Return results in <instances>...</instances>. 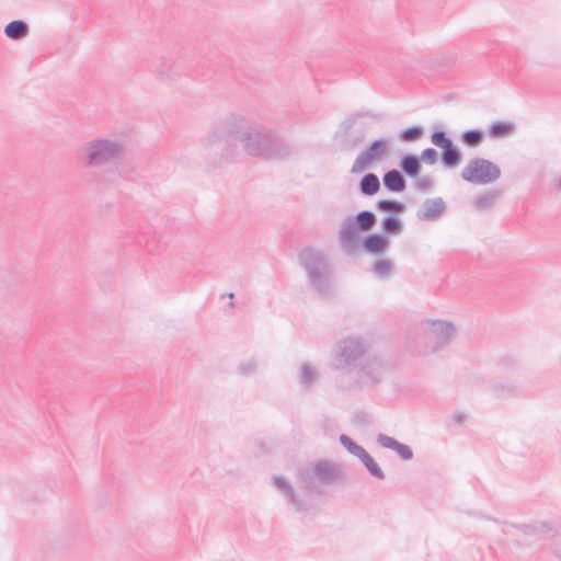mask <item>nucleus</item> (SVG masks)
Wrapping results in <instances>:
<instances>
[{
	"label": "nucleus",
	"mask_w": 561,
	"mask_h": 561,
	"mask_svg": "<svg viewBox=\"0 0 561 561\" xmlns=\"http://www.w3.org/2000/svg\"><path fill=\"white\" fill-rule=\"evenodd\" d=\"M365 232L367 231L355 225V221L350 217L345 218L339 233L342 249L348 255L356 254L360 250V233Z\"/></svg>",
	"instance_id": "obj_10"
},
{
	"label": "nucleus",
	"mask_w": 561,
	"mask_h": 561,
	"mask_svg": "<svg viewBox=\"0 0 561 561\" xmlns=\"http://www.w3.org/2000/svg\"><path fill=\"white\" fill-rule=\"evenodd\" d=\"M83 165L87 168H102L114 164L123 153V145L113 138H95L82 148Z\"/></svg>",
	"instance_id": "obj_5"
},
{
	"label": "nucleus",
	"mask_w": 561,
	"mask_h": 561,
	"mask_svg": "<svg viewBox=\"0 0 561 561\" xmlns=\"http://www.w3.org/2000/svg\"><path fill=\"white\" fill-rule=\"evenodd\" d=\"M374 273L380 277L386 276V260H379L375 263Z\"/></svg>",
	"instance_id": "obj_32"
},
{
	"label": "nucleus",
	"mask_w": 561,
	"mask_h": 561,
	"mask_svg": "<svg viewBox=\"0 0 561 561\" xmlns=\"http://www.w3.org/2000/svg\"><path fill=\"white\" fill-rule=\"evenodd\" d=\"M256 370V363L253 359L241 363L238 366V371L242 376H250Z\"/></svg>",
	"instance_id": "obj_28"
},
{
	"label": "nucleus",
	"mask_w": 561,
	"mask_h": 561,
	"mask_svg": "<svg viewBox=\"0 0 561 561\" xmlns=\"http://www.w3.org/2000/svg\"><path fill=\"white\" fill-rule=\"evenodd\" d=\"M154 71L162 80L176 79L186 73L185 60L180 57H161L154 66Z\"/></svg>",
	"instance_id": "obj_12"
},
{
	"label": "nucleus",
	"mask_w": 561,
	"mask_h": 561,
	"mask_svg": "<svg viewBox=\"0 0 561 561\" xmlns=\"http://www.w3.org/2000/svg\"><path fill=\"white\" fill-rule=\"evenodd\" d=\"M355 221V225L362 227L367 232L370 231L377 224V217L371 210H362L354 217H350Z\"/></svg>",
	"instance_id": "obj_19"
},
{
	"label": "nucleus",
	"mask_w": 561,
	"mask_h": 561,
	"mask_svg": "<svg viewBox=\"0 0 561 561\" xmlns=\"http://www.w3.org/2000/svg\"><path fill=\"white\" fill-rule=\"evenodd\" d=\"M381 228L386 231V217L380 221Z\"/></svg>",
	"instance_id": "obj_35"
},
{
	"label": "nucleus",
	"mask_w": 561,
	"mask_h": 561,
	"mask_svg": "<svg viewBox=\"0 0 561 561\" xmlns=\"http://www.w3.org/2000/svg\"><path fill=\"white\" fill-rule=\"evenodd\" d=\"M432 141H433L434 145H436V146H438V147H440L443 149H446L449 146H451L449 139H447L445 137V134L440 133V131L433 134Z\"/></svg>",
	"instance_id": "obj_29"
},
{
	"label": "nucleus",
	"mask_w": 561,
	"mask_h": 561,
	"mask_svg": "<svg viewBox=\"0 0 561 561\" xmlns=\"http://www.w3.org/2000/svg\"><path fill=\"white\" fill-rule=\"evenodd\" d=\"M403 209L402 203L388 201V234L399 233L402 230V222L396 215L402 213Z\"/></svg>",
	"instance_id": "obj_15"
},
{
	"label": "nucleus",
	"mask_w": 561,
	"mask_h": 561,
	"mask_svg": "<svg viewBox=\"0 0 561 561\" xmlns=\"http://www.w3.org/2000/svg\"><path fill=\"white\" fill-rule=\"evenodd\" d=\"M368 345L357 335H351L340 340L332 355L331 367L334 370L351 371L357 366V362L367 352Z\"/></svg>",
	"instance_id": "obj_6"
},
{
	"label": "nucleus",
	"mask_w": 561,
	"mask_h": 561,
	"mask_svg": "<svg viewBox=\"0 0 561 561\" xmlns=\"http://www.w3.org/2000/svg\"><path fill=\"white\" fill-rule=\"evenodd\" d=\"M405 188V180L398 170L388 171V190L402 192Z\"/></svg>",
	"instance_id": "obj_23"
},
{
	"label": "nucleus",
	"mask_w": 561,
	"mask_h": 561,
	"mask_svg": "<svg viewBox=\"0 0 561 561\" xmlns=\"http://www.w3.org/2000/svg\"><path fill=\"white\" fill-rule=\"evenodd\" d=\"M388 448L393 449L402 459H410L412 457V451L408 446L390 438H388Z\"/></svg>",
	"instance_id": "obj_25"
},
{
	"label": "nucleus",
	"mask_w": 561,
	"mask_h": 561,
	"mask_svg": "<svg viewBox=\"0 0 561 561\" xmlns=\"http://www.w3.org/2000/svg\"><path fill=\"white\" fill-rule=\"evenodd\" d=\"M462 140L468 146H477L482 140V133L479 130H469L462 135Z\"/></svg>",
	"instance_id": "obj_27"
},
{
	"label": "nucleus",
	"mask_w": 561,
	"mask_h": 561,
	"mask_svg": "<svg viewBox=\"0 0 561 561\" xmlns=\"http://www.w3.org/2000/svg\"><path fill=\"white\" fill-rule=\"evenodd\" d=\"M386 180H388V176H386V173H383L382 176H381V181H382L383 186H386Z\"/></svg>",
	"instance_id": "obj_36"
},
{
	"label": "nucleus",
	"mask_w": 561,
	"mask_h": 561,
	"mask_svg": "<svg viewBox=\"0 0 561 561\" xmlns=\"http://www.w3.org/2000/svg\"><path fill=\"white\" fill-rule=\"evenodd\" d=\"M360 249L368 253H380L386 249V237L382 234H368L360 241Z\"/></svg>",
	"instance_id": "obj_17"
},
{
	"label": "nucleus",
	"mask_w": 561,
	"mask_h": 561,
	"mask_svg": "<svg viewBox=\"0 0 561 561\" xmlns=\"http://www.w3.org/2000/svg\"><path fill=\"white\" fill-rule=\"evenodd\" d=\"M379 188L380 181L375 173H366L359 182V191L365 196L375 195Z\"/></svg>",
	"instance_id": "obj_18"
},
{
	"label": "nucleus",
	"mask_w": 561,
	"mask_h": 561,
	"mask_svg": "<svg viewBox=\"0 0 561 561\" xmlns=\"http://www.w3.org/2000/svg\"><path fill=\"white\" fill-rule=\"evenodd\" d=\"M238 144L248 154L264 159H280L290 153L289 145L277 133L239 114L227 116L222 130H213L202 139L203 148L216 163L237 160Z\"/></svg>",
	"instance_id": "obj_1"
},
{
	"label": "nucleus",
	"mask_w": 561,
	"mask_h": 561,
	"mask_svg": "<svg viewBox=\"0 0 561 561\" xmlns=\"http://www.w3.org/2000/svg\"><path fill=\"white\" fill-rule=\"evenodd\" d=\"M386 180H388V176H386V173H383L382 176H381V181H382L383 186H386Z\"/></svg>",
	"instance_id": "obj_37"
},
{
	"label": "nucleus",
	"mask_w": 561,
	"mask_h": 561,
	"mask_svg": "<svg viewBox=\"0 0 561 561\" xmlns=\"http://www.w3.org/2000/svg\"><path fill=\"white\" fill-rule=\"evenodd\" d=\"M365 232L367 231L355 225V221L350 217L345 218L339 233L342 249L348 255L356 254L360 250V233Z\"/></svg>",
	"instance_id": "obj_9"
},
{
	"label": "nucleus",
	"mask_w": 561,
	"mask_h": 561,
	"mask_svg": "<svg viewBox=\"0 0 561 561\" xmlns=\"http://www.w3.org/2000/svg\"><path fill=\"white\" fill-rule=\"evenodd\" d=\"M364 376L369 378L374 382H378L382 379L385 374V364L382 359L377 357H369L366 359L362 367Z\"/></svg>",
	"instance_id": "obj_14"
},
{
	"label": "nucleus",
	"mask_w": 561,
	"mask_h": 561,
	"mask_svg": "<svg viewBox=\"0 0 561 561\" xmlns=\"http://www.w3.org/2000/svg\"><path fill=\"white\" fill-rule=\"evenodd\" d=\"M443 160L447 165H456L460 161V156L455 148L449 146L448 148L445 149Z\"/></svg>",
	"instance_id": "obj_26"
},
{
	"label": "nucleus",
	"mask_w": 561,
	"mask_h": 561,
	"mask_svg": "<svg viewBox=\"0 0 561 561\" xmlns=\"http://www.w3.org/2000/svg\"><path fill=\"white\" fill-rule=\"evenodd\" d=\"M377 440H378V444H379L381 447H386V434L380 433V434L378 435Z\"/></svg>",
	"instance_id": "obj_34"
},
{
	"label": "nucleus",
	"mask_w": 561,
	"mask_h": 561,
	"mask_svg": "<svg viewBox=\"0 0 561 561\" xmlns=\"http://www.w3.org/2000/svg\"><path fill=\"white\" fill-rule=\"evenodd\" d=\"M341 445L353 456L358 458L360 462L364 465L366 470L374 478L382 480L385 478L382 469L375 461V459L370 456V454L360 445L355 443L350 436L346 434L340 435L339 438Z\"/></svg>",
	"instance_id": "obj_8"
},
{
	"label": "nucleus",
	"mask_w": 561,
	"mask_h": 561,
	"mask_svg": "<svg viewBox=\"0 0 561 561\" xmlns=\"http://www.w3.org/2000/svg\"><path fill=\"white\" fill-rule=\"evenodd\" d=\"M500 169L484 159L470 161L462 170V178L476 184H486L500 176Z\"/></svg>",
	"instance_id": "obj_7"
},
{
	"label": "nucleus",
	"mask_w": 561,
	"mask_h": 561,
	"mask_svg": "<svg viewBox=\"0 0 561 561\" xmlns=\"http://www.w3.org/2000/svg\"><path fill=\"white\" fill-rule=\"evenodd\" d=\"M400 167L403 170V172L410 178H416L421 172L420 160L411 154H405L404 157H402Z\"/></svg>",
	"instance_id": "obj_20"
},
{
	"label": "nucleus",
	"mask_w": 561,
	"mask_h": 561,
	"mask_svg": "<svg viewBox=\"0 0 561 561\" xmlns=\"http://www.w3.org/2000/svg\"><path fill=\"white\" fill-rule=\"evenodd\" d=\"M298 259L312 289L321 296L328 295L332 286V268L325 255L307 248L299 252Z\"/></svg>",
	"instance_id": "obj_3"
},
{
	"label": "nucleus",
	"mask_w": 561,
	"mask_h": 561,
	"mask_svg": "<svg viewBox=\"0 0 561 561\" xmlns=\"http://www.w3.org/2000/svg\"><path fill=\"white\" fill-rule=\"evenodd\" d=\"M344 476L342 466L329 460H320L309 468L298 470V481L309 493L322 494V485H330L342 480Z\"/></svg>",
	"instance_id": "obj_4"
},
{
	"label": "nucleus",
	"mask_w": 561,
	"mask_h": 561,
	"mask_svg": "<svg viewBox=\"0 0 561 561\" xmlns=\"http://www.w3.org/2000/svg\"><path fill=\"white\" fill-rule=\"evenodd\" d=\"M274 485L282 492L286 501L295 506L296 511H300L304 506V501L296 493L294 486L283 477H273Z\"/></svg>",
	"instance_id": "obj_13"
},
{
	"label": "nucleus",
	"mask_w": 561,
	"mask_h": 561,
	"mask_svg": "<svg viewBox=\"0 0 561 561\" xmlns=\"http://www.w3.org/2000/svg\"><path fill=\"white\" fill-rule=\"evenodd\" d=\"M4 35L13 41L25 38L30 33L28 24L23 20H13L4 26Z\"/></svg>",
	"instance_id": "obj_16"
},
{
	"label": "nucleus",
	"mask_w": 561,
	"mask_h": 561,
	"mask_svg": "<svg viewBox=\"0 0 561 561\" xmlns=\"http://www.w3.org/2000/svg\"><path fill=\"white\" fill-rule=\"evenodd\" d=\"M377 124L376 117L367 112L352 114L342 122L336 141L343 150H355L374 133Z\"/></svg>",
	"instance_id": "obj_2"
},
{
	"label": "nucleus",
	"mask_w": 561,
	"mask_h": 561,
	"mask_svg": "<svg viewBox=\"0 0 561 561\" xmlns=\"http://www.w3.org/2000/svg\"><path fill=\"white\" fill-rule=\"evenodd\" d=\"M421 135V131L419 128H409V129H405L402 135H401V138L405 141H412V140H415L420 137Z\"/></svg>",
	"instance_id": "obj_30"
},
{
	"label": "nucleus",
	"mask_w": 561,
	"mask_h": 561,
	"mask_svg": "<svg viewBox=\"0 0 561 561\" xmlns=\"http://www.w3.org/2000/svg\"><path fill=\"white\" fill-rule=\"evenodd\" d=\"M443 210H444V203L440 199H430V201L425 202L423 209H422V214H423V217H425L427 219H432V218H435L436 216H438L439 214H442Z\"/></svg>",
	"instance_id": "obj_22"
},
{
	"label": "nucleus",
	"mask_w": 561,
	"mask_h": 561,
	"mask_svg": "<svg viewBox=\"0 0 561 561\" xmlns=\"http://www.w3.org/2000/svg\"><path fill=\"white\" fill-rule=\"evenodd\" d=\"M317 379V371L308 364L304 363L299 368V381L304 387H311Z\"/></svg>",
	"instance_id": "obj_21"
},
{
	"label": "nucleus",
	"mask_w": 561,
	"mask_h": 561,
	"mask_svg": "<svg viewBox=\"0 0 561 561\" xmlns=\"http://www.w3.org/2000/svg\"><path fill=\"white\" fill-rule=\"evenodd\" d=\"M376 208H377L379 211H386V198H383V199H379V201L376 203Z\"/></svg>",
	"instance_id": "obj_33"
},
{
	"label": "nucleus",
	"mask_w": 561,
	"mask_h": 561,
	"mask_svg": "<svg viewBox=\"0 0 561 561\" xmlns=\"http://www.w3.org/2000/svg\"><path fill=\"white\" fill-rule=\"evenodd\" d=\"M512 130V125L506 122H497L490 127V133L495 138L508 136Z\"/></svg>",
	"instance_id": "obj_24"
},
{
	"label": "nucleus",
	"mask_w": 561,
	"mask_h": 561,
	"mask_svg": "<svg viewBox=\"0 0 561 561\" xmlns=\"http://www.w3.org/2000/svg\"><path fill=\"white\" fill-rule=\"evenodd\" d=\"M228 297L233 298V294L232 293L228 294Z\"/></svg>",
	"instance_id": "obj_38"
},
{
	"label": "nucleus",
	"mask_w": 561,
	"mask_h": 561,
	"mask_svg": "<svg viewBox=\"0 0 561 561\" xmlns=\"http://www.w3.org/2000/svg\"><path fill=\"white\" fill-rule=\"evenodd\" d=\"M437 153L434 149L428 148L422 152V160L426 163L433 164L436 161Z\"/></svg>",
	"instance_id": "obj_31"
},
{
	"label": "nucleus",
	"mask_w": 561,
	"mask_h": 561,
	"mask_svg": "<svg viewBox=\"0 0 561 561\" xmlns=\"http://www.w3.org/2000/svg\"><path fill=\"white\" fill-rule=\"evenodd\" d=\"M386 153V139L374 140L355 159L351 172L360 173L370 168L371 163Z\"/></svg>",
	"instance_id": "obj_11"
}]
</instances>
